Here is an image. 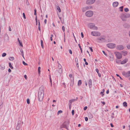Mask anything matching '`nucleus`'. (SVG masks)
Instances as JSON below:
<instances>
[{
    "label": "nucleus",
    "mask_w": 130,
    "mask_h": 130,
    "mask_svg": "<svg viewBox=\"0 0 130 130\" xmlns=\"http://www.w3.org/2000/svg\"><path fill=\"white\" fill-rule=\"evenodd\" d=\"M69 76L70 78H71L72 77V74H70V75H69Z\"/></svg>",
    "instance_id": "nucleus-64"
},
{
    "label": "nucleus",
    "mask_w": 130,
    "mask_h": 130,
    "mask_svg": "<svg viewBox=\"0 0 130 130\" xmlns=\"http://www.w3.org/2000/svg\"><path fill=\"white\" fill-rule=\"evenodd\" d=\"M69 53L71 54H72V51L71 50H70V49L69 50Z\"/></svg>",
    "instance_id": "nucleus-52"
},
{
    "label": "nucleus",
    "mask_w": 130,
    "mask_h": 130,
    "mask_svg": "<svg viewBox=\"0 0 130 130\" xmlns=\"http://www.w3.org/2000/svg\"><path fill=\"white\" fill-rule=\"evenodd\" d=\"M95 1V0H87L86 3L88 4L91 5L94 3Z\"/></svg>",
    "instance_id": "nucleus-12"
},
{
    "label": "nucleus",
    "mask_w": 130,
    "mask_h": 130,
    "mask_svg": "<svg viewBox=\"0 0 130 130\" xmlns=\"http://www.w3.org/2000/svg\"><path fill=\"white\" fill-rule=\"evenodd\" d=\"M74 84V81L73 80H71V82L70 86H73Z\"/></svg>",
    "instance_id": "nucleus-34"
},
{
    "label": "nucleus",
    "mask_w": 130,
    "mask_h": 130,
    "mask_svg": "<svg viewBox=\"0 0 130 130\" xmlns=\"http://www.w3.org/2000/svg\"><path fill=\"white\" fill-rule=\"evenodd\" d=\"M128 60L127 59H125L123 61L121 62V64H123L126 63L127 61Z\"/></svg>",
    "instance_id": "nucleus-16"
},
{
    "label": "nucleus",
    "mask_w": 130,
    "mask_h": 130,
    "mask_svg": "<svg viewBox=\"0 0 130 130\" xmlns=\"http://www.w3.org/2000/svg\"><path fill=\"white\" fill-rule=\"evenodd\" d=\"M6 55V53H3L2 54V56L3 57H4Z\"/></svg>",
    "instance_id": "nucleus-41"
},
{
    "label": "nucleus",
    "mask_w": 130,
    "mask_h": 130,
    "mask_svg": "<svg viewBox=\"0 0 130 130\" xmlns=\"http://www.w3.org/2000/svg\"><path fill=\"white\" fill-rule=\"evenodd\" d=\"M27 103L28 104H29L30 103V101L29 99H27Z\"/></svg>",
    "instance_id": "nucleus-44"
},
{
    "label": "nucleus",
    "mask_w": 130,
    "mask_h": 130,
    "mask_svg": "<svg viewBox=\"0 0 130 130\" xmlns=\"http://www.w3.org/2000/svg\"><path fill=\"white\" fill-rule=\"evenodd\" d=\"M116 48L119 50H122L124 48V46L122 45H118L116 46Z\"/></svg>",
    "instance_id": "nucleus-13"
},
{
    "label": "nucleus",
    "mask_w": 130,
    "mask_h": 130,
    "mask_svg": "<svg viewBox=\"0 0 130 130\" xmlns=\"http://www.w3.org/2000/svg\"><path fill=\"white\" fill-rule=\"evenodd\" d=\"M24 77L26 79H27V76L26 75H24Z\"/></svg>",
    "instance_id": "nucleus-61"
},
{
    "label": "nucleus",
    "mask_w": 130,
    "mask_h": 130,
    "mask_svg": "<svg viewBox=\"0 0 130 130\" xmlns=\"http://www.w3.org/2000/svg\"><path fill=\"white\" fill-rule=\"evenodd\" d=\"M122 52L123 55L124 56H126L127 54V52L126 51H122Z\"/></svg>",
    "instance_id": "nucleus-20"
},
{
    "label": "nucleus",
    "mask_w": 130,
    "mask_h": 130,
    "mask_svg": "<svg viewBox=\"0 0 130 130\" xmlns=\"http://www.w3.org/2000/svg\"><path fill=\"white\" fill-rule=\"evenodd\" d=\"M87 108V106L85 107L84 108V110H85Z\"/></svg>",
    "instance_id": "nucleus-56"
},
{
    "label": "nucleus",
    "mask_w": 130,
    "mask_h": 130,
    "mask_svg": "<svg viewBox=\"0 0 130 130\" xmlns=\"http://www.w3.org/2000/svg\"><path fill=\"white\" fill-rule=\"evenodd\" d=\"M118 2H115L113 3V6L114 7H116L118 5Z\"/></svg>",
    "instance_id": "nucleus-18"
},
{
    "label": "nucleus",
    "mask_w": 130,
    "mask_h": 130,
    "mask_svg": "<svg viewBox=\"0 0 130 130\" xmlns=\"http://www.w3.org/2000/svg\"><path fill=\"white\" fill-rule=\"evenodd\" d=\"M95 70H96V72L98 74V75L99 76V77H100L101 76V74L100 73H99V71L98 69H95Z\"/></svg>",
    "instance_id": "nucleus-24"
},
{
    "label": "nucleus",
    "mask_w": 130,
    "mask_h": 130,
    "mask_svg": "<svg viewBox=\"0 0 130 130\" xmlns=\"http://www.w3.org/2000/svg\"><path fill=\"white\" fill-rule=\"evenodd\" d=\"M123 106L124 107H126L127 106V103L125 102H124L123 103Z\"/></svg>",
    "instance_id": "nucleus-25"
},
{
    "label": "nucleus",
    "mask_w": 130,
    "mask_h": 130,
    "mask_svg": "<svg viewBox=\"0 0 130 130\" xmlns=\"http://www.w3.org/2000/svg\"><path fill=\"white\" fill-rule=\"evenodd\" d=\"M123 6H121V7H119V9H120V11H123Z\"/></svg>",
    "instance_id": "nucleus-35"
},
{
    "label": "nucleus",
    "mask_w": 130,
    "mask_h": 130,
    "mask_svg": "<svg viewBox=\"0 0 130 130\" xmlns=\"http://www.w3.org/2000/svg\"><path fill=\"white\" fill-rule=\"evenodd\" d=\"M86 15L88 17H91L93 15V13L92 11L91 10H89L87 11L85 13Z\"/></svg>",
    "instance_id": "nucleus-6"
},
{
    "label": "nucleus",
    "mask_w": 130,
    "mask_h": 130,
    "mask_svg": "<svg viewBox=\"0 0 130 130\" xmlns=\"http://www.w3.org/2000/svg\"><path fill=\"white\" fill-rule=\"evenodd\" d=\"M88 27L91 29H93L95 30H98V27H97L95 26V24L93 23H89L88 25Z\"/></svg>",
    "instance_id": "nucleus-5"
},
{
    "label": "nucleus",
    "mask_w": 130,
    "mask_h": 130,
    "mask_svg": "<svg viewBox=\"0 0 130 130\" xmlns=\"http://www.w3.org/2000/svg\"><path fill=\"white\" fill-rule=\"evenodd\" d=\"M122 74L125 77H127L130 76V71L126 72H123Z\"/></svg>",
    "instance_id": "nucleus-11"
},
{
    "label": "nucleus",
    "mask_w": 130,
    "mask_h": 130,
    "mask_svg": "<svg viewBox=\"0 0 130 130\" xmlns=\"http://www.w3.org/2000/svg\"><path fill=\"white\" fill-rule=\"evenodd\" d=\"M1 69V70H3L5 68V67L4 65L3 64H1L0 66Z\"/></svg>",
    "instance_id": "nucleus-19"
},
{
    "label": "nucleus",
    "mask_w": 130,
    "mask_h": 130,
    "mask_svg": "<svg viewBox=\"0 0 130 130\" xmlns=\"http://www.w3.org/2000/svg\"><path fill=\"white\" fill-rule=\"evenodd\" d=\"M74 110H72V113L73 115H74Z\"/></svg>",
    "instance_id": "nucleus-49"
},
{
    "label": "nucleus",
    "mask_w": 130,
    "mask_h": 130,
    "mask_svg": "<svg viewBox=\"0 0 130 130\" xmlns=\"http://www.w3.org/2000/svg\"><path fill=\"white\" fill-rule=\"evenodd\" d=\"M21 123L20 121H18V124L16 126V130H19V129L21 124Z\"/></svg>",
    "instance_id": "nucleus-14"
},
{
    "label": "nucleus",
    "mask_w": 130,
    "mask_h": 130,
    "mask_svg": "<svg viewBox=\"0 0 130 130\" xmlns=\"http://www.w3.org/2000/svg\"><path fill=\"white\" fill-rule=\"evenodd\" d=\"M23 17L24 19H26V17L24 13H23Z\"/></svg>",
    "instance_id": "nucleus-46"
},
{
    "label": "nucleus",
    "mask_w": 130,
    "mask_h": 130,
    "mask_svg": "<svg viewBox=\"0 0 130 130\" xmlns=\"http://www.w3.org/2000/svg\"><path fill=\"white\" fill-rule=\"evenodd\" d=\"M127 47L128 49H130V45L129 44H128L127 45Z\"/></svg>",
    "instance_id": "nucleus-42"
},
{
    "label": "nucleus",
    "mask_w": 130,
    "mask_h": 130,
    "mask_svg": "<svg viewBox=\"0 0 130 130\" xmlns=\"http://www.w3.org/2000/svg\"><path fill=\"white\" fill-rule=\"evenodd\" d=\"M123 27L126 28H128L130 27V25L127 23H125L123 25Z\"/></svg>",
    "instance_id": "nucleus-15"
},
{
    "label": "nucleus",
    "mask_w": 130,
    "mask_h": 130,
    "mask_svg": "<svg viewBox=\"0 0 130 130\" xmlns=\"http://www.w3.org/2000/svg\"><path fill=\"white\" fill-rule=\"evenodd\" d=\"M9 67L11 69H13V67L12 66L11 63H10V62H9Z\"/></svg>",
    "instance_id": "nucleus-36"
},
{
    "label": "nucleus",
    "mask_w": 130,
    "mask_h": 130,
    "mask_svg": "<svg viewBox=\"0 0 130 130\" xmlns=\"http://www.w3.org/2000/svg\"><path fill=\"white\" fill-rule=\"evenodd\" d=\"M40 69H41V67H39L38 68V73L40 74Z\"/></svg>",
    "instance_id": "nucleus-31"
},
{
    "label": "nucleus",
    "mask_w": 130,
    "mask_h": 130,
    "mask_svg": "<svg viewBox=\"0 0 130 130\" xmlns=\"http://www.w3.org/2000/svg\"><path fill=\"white\" fill-rule=\"evenodd\" d=\"M76 66L77 68H79V66L78 64V62H77V63L76 64Z\"/></svg>",
    "instance_id": "nucleus-54"
},
{
    "label": "nucleus",
    "mask_w": 130,
    "mask_h": 130,
    "mask_svg": "<svg viewBox=\"0 0 130 130\" xmlns=\"http://www.w3.org/2000/svg\"><path fill=\"white\" fill-rule=\"evenodd\" d=\"M18 41L19 42L20 45L22 47L23 46V45H22V42H21L19 40V38H18Z\"/></svg>",
    "instance_id": "nucleus-28"
},
{
    "label": "nucleus",
    "mask_w": 130,
    "mask_h": 130,
    "mask_svg": "<svg viewBox=\"0 0 130 130\" xmlns=\"http://www.w3.org/2000/svg\"><path fill=\"white\" fill-rule=\"evenodd\" d=\"M130 17V14L127 13H122L121 14L120 16V18L121 20L123 21H126V19Z\"/></svg>",
    "instance_id": "nucleus-2"
},
{
    "label": "nucleus",
    "mask_w": 130,
    "mask_h": 130,
    "mask_svg": "<svg viewBox=\"0 0 130 130\" xmlns=\"http://www.w3.org/2000/svg\"><path fill=\"white\" fill-rule=\"evenodd\" d=\"M26 4L27 5H29V3L28 2V0L26 1Z\"/></svg>",
    "instance_id": "nucleus-47"
},
{
    "label": "nucleus",
    "mask_w": 130,
    "mask_h": 130,
    "mask_svg": "<svg viewBox=\"0 0 130 130\" xmlns=\"http://www.w3.org/2000/svg\"><path fill=\"white\" fill-rule=\"evenodd\" d=\"M34 14L35 15H36V9L34 10Z\"/></svg>",
    "instance_id": "nucleus-50"
},
{
    "label": "nucleus",
    "mask_w": 130,
    "mask_h": 130,
    "mask_svg": "<svg viewBox=\"0 0 130 130\" xmlns=\"http://www.w3.org/2000/svg\"><path fill=\"white\" fill-rule=\"evenodd\" d=\"M69 120H66L60 125V127L61 128H65L67 129V126L69 125Z\"/></svg>",
    "instance_id": "nucleus-4"
},
{
    "label": "nucleus",
    "mask_w": 130,
    "mask_h": 130,
    "mask_svg": "<svg viewBox=\"0 0 130 130\" xmlns=\"http://www.w3.org/2000/svg\"><path fill=\"white\" fill-rule=\"evenodd\" d=\"M3 106V103H2L0 105V108H2Z\"/></svg>",
    "instance_id": "nucleus-51"
},
{
    "label": "nucleus",
    "mask_w": 130,
    "mask_h": 130,
    "mask_svg": "<svg viewBox=\"0 0 130 130\" xmlns=\"http://www.w3.org/2000/svg\"><path fill=\"white\" fill-rule=\"evenodd\" d=\"M81 36L82 37V38H83L84 37V35L82 32L81 33Z\"/></svg>",
    "instance_id": "nucleus-60"
},
{
    "label": "nucleus",
    "mask_w": 130,
    "mask_h": 130,
    "mask_svg": "<svg viewBox=\"0 0 130 130\" xmlns=\"http://www.w3.org/2000/svg\"><path fill=\"white\" fill-rule=\"evenodd\" d=\"M104 53V54L106 56H107V54L105 52L103 51H102Z\"/></svg>",
    "instance_id": "nucleus-59"
},
{
    "label": "nucleus",
    "mask_w": 130,
    "mask_h": 130,
    "mask_svg": "<svg viewBox=\"0 0 130 130\" xmlns=\"http://www.w3.org/2000/svg\"><path fill=\"white\" fill-rule=\"evenodd\" d=\"M88 84H89V88H91L92 87V80L91 79L89 80Z\"/></svg>",
    "instance_id": "nucleus-17"
},
{
    "label": "nucleus",
    "mask_w": 130,
    "mask_h": 130,
    "mask_svg": "<svg viewBox=\"0 0 130 130\" xmlns=\"http://www.w3.org/2000/svg\"><path fill=\"white\" fill-rule=\"evenodd\" d=\"M23 64L25 65H27V64L24 61H23Z\"/></svg>",
    "instance_id": "nucleus-48"
},
{
    "label": "nucleus",
    "mask_w": 130,
    "mask_h": 130,
    "mask_svg": "<svg viewBox=\"0 0 130 130\" xmlns=\"http://www.w3.org/2000/svg\"><path fill=\"white\" fill-rule=\"evenodd\" d=\"M76 100V99H72L71 100H69V103H71H71H72V102H74V101H75Z\"/></svg>",
    "instance_id": "nucleus-23"
},
{
    "label": "nucleus",
    "mask_w": 130,
    "mask_h": 130,
    "mask_svg": "<svg viewBox=\"0 0 130 130\" xmlns=\"http://www.w3.org/2000/svg\"><path fill=\"white\" fill-rule=\"evenodd\" d=\"M62 29L63 31H64L65 30V27L64 26H63L62 27Z\"/></svg>",
    "instance_id": "nucleus-45"
},
{
    "label": "nucleus",
    "mask_w": 130,
    "mask_h": 130,
    "mask_svg": "<svg viewBox=\"0 0 130 130\" xmlns=\"http://www.w3.org/2000/svg\"><path fill=\"white\" fill-rule=\"evenodd\" d=\"M116 62L118 64H119L120 63V62L119 60H116Z\"/></svg>",
    "instance_id": "nucleus-55"
},
{
    "label": "nucleus",
    "mask_w": 130,
    "mask_h": 130,
    "mask_svg": "<svg viewBox=\"0 0 130 130\" xmlns=\"http://www.w3.org/2000/svg\"><path fill=\"white\" fill-rule=\"evenodd\" d=\"M88 118L87 117H85V120L86 121H88Z\"/></svg>",
    "instance_id": "nucleus-53"
},
{
    "label": "nucleus",
    "mask_w": 130,
    "mask_h": 130,
    "mask_svg": "<svg viewBox=\"0 0 130 130\" xmlns=\"http://www.w3.org/2000/svg\"><path fill=\"white\" fill-rule=\"evenodd\" d=\"M86 8L87 10L90 9L92 8V6H87L86 7Z\"/></svg>",
    "instance_id": "nucleus-27"
},
{
    "label": "nucleus",
    "mask_w": 130,
    "mask_h": 130,
    "mask_svg": "<svg viewBox=\"0 0 130 130\" xmlns=\"http://www.w3.org/2000/svg\"><path fill=\"white\" fill-rule=\"evenodd\" d=\"M44 86H42L40 88L38 91V100L40 102L42 101L44 96Z\"/></svg>",
    "instance_id": "nucleus-1"
},
{
    "label": "nucleus",
    "mask_w": 130,
    "mask_h": 130,
    "mask_svg": "<svg viewBox=\"0 0 130 130\" xmlns=\"http://www.w3.org/2000/svg\"><path fill=\"white\" fill-rule=\"evenodd\" d=\"M9 59L10 60H14V58L13 57H10L9 58Z\"/></svg>",
    "instance_id": "nucleus-32"
},
{
    "label": "nucleus",
    "mask_w": 130,
    "mask_h": 130,
    "mask_svg": "<svg viewBox=\"0 0 130 130\" xmlns=\"http://www.w3.org/2000/svg\"><path fill=\"white\" fill-rule=\"evenodd\" d=\"M82 84V81L81 80H78V85L79 86H80Z\"/></svg>",
    "instance_id": "nucleus-26"
},
{
    "label": "nucleus",
    "mask_w": 130,
    "mask_h": 130,
    "mask_svg": "<svg viewBox=\"0 0 130 130\" xmlns=\"http://www.w3.org/2000/svg\"><path fill=\"white\" fill-rule=\"evenodd\" d=\"M124 10L126 12H127L129 11V10H128V9L127 8H125Z\"/></svg>",
    "instance_id": "nucleus-40"
},
{
    "label": "nucleus",
    "mask_w": 130,
    "mask_h": 130,
    "mask_svg": "<svg viewBox=\"0 0 130 130\" xmlns=\"http://www.w3.org/2000/svg\"><path fill=\"white\" fill-rule=\"evenodd\" d=\"M57 63L58 64L57 71L59 73H61L62 72V67L61 64L58 61Z\"/></svg>",
    "instance_id": "nucleus-7"
},
{
    "label": "nucleus",
    "mask_w": 130,
    "mask_h": 130,
    "mask_svg": "<svg viewBox=\"0 0 130 130\" xmlns=\"http://www.w3.org/2000/svg\"><path fill=\"white\" fill-rule=\"evenodd\" d=\"M88 117L89 118L91 119L93 117V116L91 113H89L88 115Z\"/></svg>",
    "instance_id": "nucleus-22"
},
{
    "label": "nucleus",
    "mask_w": 130,
    "mask_h": 130,
    "mask_svg": "<svg viewBox=\"0 0 130 130\" xmlns=\"http://www.w3.org/2000/svg\"><path fill=\"white\" fill-rule=\"evenodd\" d=\"M90 51L92 52H93V50L92 48L91 47H89Z\"/></svg>",
    "instance_id": "nucleus-63"
},
{
    "label": "nucleus",
    "mask_w": 130,
    "mask_h": 130,
    "mask_svg": "<svg viewBox=\"0 0 130 130\" xmlns=\"http://www.w3.org/2000/svg\"><path fill=\"white\" fill-rule=\"evenodd\" d=\"M62 111L61 110L58 111L57 112V114L58 115H59V114L62 113Z\"/></svg>",
    "instance_id": "nucleus-37"
},
{
    "label": "nucleus",
    "mask_w": 130,
    "mask_h": 130,
    "mask_svg": "<svg viewBox=\"0 0 130 130\" xmlns=\"http://www.w3.org/2000/svg\"><path fill=\"white\" fill-rule=\"evenodd\" d=\"M110 60L111 61H112L113 60V55H112V54H111L110 56Z\"/></svg>",
    "instance_id": "nucleus-21"
},
{
    "label": "nucleus",
    "mask_w": 130,
    "mask_h": 130,
    "mask_svg": "<svg viewBox=\"0 0 130 130\" xmlns=\"http://www.w3.org/2000/svg\"><path fill=\"white\" fill-rule=\"evenodd\" d=\"M9 30L10 31H11V29L10 26H9Z\"/></svg>",
    "instance_id": "nucleus-58"
},
{
    "label": "nucleus",
    "mask_w": 130,
    "mask_h": 130,
    "mask_svg": "<svg viewBox=\"0 0 130 130\" xmlns=\"http://www.w3.org/2000/svg\"><path fill=\"white\" fill-rule=\"evenodd\" d=\"M91 35L93 36H100L101 34L100 33L97 31H93L91 32Z\"/></svg>",
    "instance_id": "nucleus-9"
},
{
    "label": "nucleus",
    "mask_w": 130,
    "mask_h": 130,
    "mask_svg": "<svg viewBox=\"0 0 130 130\" xmlns=\"http://www.w3.org/2000/svg\"><path fill=\"white\" fill-rule=\"evenodd\" d=\"M78 46L80 48L81 52H82V48L81 47L80 45V44H78Z\"/></svg>",
    "instance_id": "nucleus-39"
},
{
    "label": "nucleus",
    "mask_w": 130,
    "mask_h": 130,
    "mask_svg": "<svg viewBox=\"0 0 130 130\" xmlns=\"http://www.w3.org/2000/svg\"><path fill=\"white\" fill-rule=\"evenodd\" d=\"M44 22L45 23V24H46V22H47V20L46 19H45V20H44Z\"/></svg>",
    "instance_id": "nucleus-62"
},
{
    "label": "nucleus",
    "mask_w": 130,
    "mask_h": 130,
    "mask_svg": "<svg viewBox=\"0 0 130 130\" xmlns=\"http://www.w3.org/2000/svg\"><path fill=\"white\" fill-rule=\"evenodd\" d=\"M75 60L76 62V64L77 63V62H78V59L77 58H76L75 59Z\"/></svg>",
    "instance_id": "nucleus-43"
},
{
    "label": "nucleus",
    "mask_w": 130,
    "mask_h": 130,
    "mask_svg": "<svg viewBox=\"0 0 130 130\" xmlns=\"http://www.w3.org/2000/svg\"><path fill=\"white\" fill-rule=\"evenodd\" d=\"M50 82H51V85H52V80L51 79V76H50Z\"/></svg>",
    "instance_id": "nucleus-57"
},
{
    "label": "nucleus",
    "mask_w": 130,
    "mask_h": 130,
    "mask_svg": "<svg viewBox=\"0 0 130 130\" xmlns=\"http://www.w3.org/2000/svg\"><path fill=\"white\" fill-rule=\"evenodd\" d=\"M57 9L58 10L59 12H61V10L59 7L58 6L57 7Z\"/></svg>",
    "instance_id": "nucleus-38"
},
{
    "label": "nucleus",
    "mask_w": 130,
    "mask_h": 130,
    "mask_svg": "<svg viewBox=\"0 0 130 130\" xmlns=\"http://www.w3.org/2000/svg\"><path fill=\"white\" fill-rule=\"evenodd\" d=\"M20 52H21V54H22V56H23V58H24V53H23V50L22 49L21 50H20Z\"/></svg>",
    "instance_id": "nucleus-30"
},
{
    "label": "nucleus",
    "mask_w": 130,
    "mask_h": 130,
    "mask_svg": "<svg viewBox=\"0 0 130 130\" xmlns=\"http://www.w3.org/2000/svg\"><path fill=\"white\" fill-rule=\"evenodd\" d=\"M116 57L118 59H121L122 57L121 54L120 52H114Z\"/></svg>",
    "instance_id": "nucleus-8"
},
{
    "label": "nucleus",
    "mask_w": 130,
    "mask_h": 130,
    "mask_svg": "<svg viewBox=\"0 0 130 130\" xmlns=\"http://www.w3.org/2000/svg\"><path fill=\"white\" fill-rule=\"evenodd\" d=\"M107 47L110 48H115L116 46L115 44L113 43H110L107 44Z\"/></svg>",
    "instance_id": "nucleus-10"
},
{
    "label": "nucleus",
    "mask_w": 130,
    "mask_h": 130,
    "mask_svg": "<svg viewBox=\"0 0 130 130\" xmlns=\"http://www.w3.org/2000/svg\"><path fill=\"white\" fill-rule=\"evenodd\" d=\"M106 37L104 36H101L100 37L97 39V41L100 43H102L106 41Z\"/></svg>",
    "instance_id": "nucleus-3"
},
{
    "label": "nucleus",
    "mask_w": 130,
    "mask_h": 130,
    "mask_svg": "<svg viewBox=\"0 0 130 130\" xmlns=\"http://www.w3.org/2000/svg\"><path fill=\"white\" fill-rule=\"evenodd\" d=\"M87 9L86 8V7L83 8L82 9V11L83 12H84L86 10H87Z\"/></svg>",
    "instance_id": "nucleus-33"
},
{
    "label": "nucleus",
    "mask_w": 130,
    "mask_h": 130,
    "mask_svg": "<svg viewBox=\"0 0 130 130\" xmlns=\"http://www.w3.org/2000/svg\"><path fill=\"white\" fill-rule=\"evenodd\" d=\"M41 47L43 48H44V46L43 44V41L42 40H41Z\"/></svg>",
    "instance_id": "nucleus-29"
}]
</instances>
